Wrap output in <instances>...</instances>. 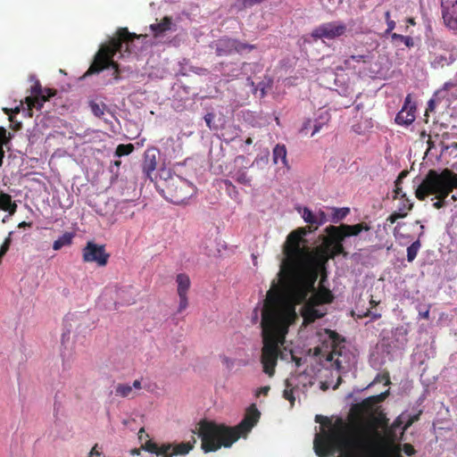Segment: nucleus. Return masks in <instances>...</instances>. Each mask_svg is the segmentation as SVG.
Instances as JSON below:
<instances>
[{
  "label": "nucleus",
  "instance_id": "nucleus-1",
  "mask_svg": "<svg viewBox=\"0 0 457 457\" xmlns=\"http://www.w3.org/2000/svg\"><path fill=\"white\" fill-rule=\"evenodd\" d=\"M287 277L280 286L273 283L267 293L262 313V343L261 362L263 371L275 373L280 346L286 341L289 326L297 319L295 306L305 300L317 281V272L307 261L306 253L297 247L287 248Z\"/></svg>",
  "mask_w": 457,
  "mask_h": 457
},
{
  "label": "nucleus",
  "instance_id": "nucleus-2",
  "mask_svg": "<svg viewBox=\"0 0 457 457\" xmlns=\"http://www.w3.org/2000/svg\"><path fill=\"white\" fill-rule=\"evenodd\" d=\"M316 217V224L313 229L309 228H298L293 230L287 237L283 245V253L285 258L281 262L280 270L278 272L280 282H284L287 277V264L288 256L287 254V248L297 247L306 253L308 264L314 268L317 272V278L321 268L329 259H334L338 255L347 256L348 253L345 251L343 242L347 237L358 236L361 231H369L370 227L364 222L357 223L354 225L340 224L339 226L329 225L325 228L327 236L323 238L324 252L321 255L316 256L307 245V240L304 237L308 232H312L317 228L327 221L326 213L320 211Z\"/></svg>",
  "mask_w": 457,
  "mask_h": 457
},
{
  "label": "nucleus",
  "instance_id": "nucleus-3",
  "mask_svg": "<svg viewBox=\"0 0 457 457\" xmlns=\"http://www.w3.org/2000/svg\"><path fill=\"white\" fill-rule=\"evenodd\" d=\"M315 420L330 427L315 436L313 449L318 457H328L336 452H339L337 457H377L375 428L356 438L353 426L342 418H337L333 424L328 418L320 415H317Z\"/></svg>",
  "mask_w": 457,
  "mask_h": 457
},
{
  "label": "nucleus",
  "instance_id": "nucleus-4",
  "mask_svg": "<svg viewBox=\"0 0 457 457\" xmlns=\"http://www.w3.org/2000/svg\"><path fill=\"white\" fill-rule=\"evenodd\" d=\"M261 413L254 404L246 411L245 418L236 427L217 424L203 420L198 423L197 434L204 453L215 452L221 446L230 447L240 436H245L255 426Z\"/></svg>",
  "mask_w": 457,
  "mask_h": 457
},
{
  "label": "nucleus",
  "instance_id": "nucleus-5",
  "mask_svg": "<svg viewBox=\"0 0 457 457\" xmlns=\"http://www.w3.org/2000/svg\"><path fill=\"white\" fill-rule=\"evenodd\" d=\"M138 37L139 36L129 32L127 28L118 29L115 36L109 40L108 44L101 46L95 56L94 62L86 72V75L99 73L104 69L112 68L114 70L117 78L120 70L119 64L113 61L114 55L117 53H121L123 51L124 45V52L129 53V44L133 42L135 38Z\"/></svg>",
  "mask_w": 457,
  "mask_h": 457
},
{
  "label": "nucleus",
  "instance_id": "nucleus-6",
  "mask_svg": "<svg viewBox=\"0 0 457 457\" xmlns=\"http://www.w3.org/2000/svg\"><path fill=\"white\" fill-rule=\"evenodd\" d=\"M155 186L162 196L174 204H186L195 193V187L189 181L165 169L156 178Z\"/></svg>",
  "mask_w": 457,
  "mask_h": 457
},
{
  "label": "nucleus",
  "instance_id": "nucleus-7",
  "mask_svg": "<svg viewBox=\"0 0 457 457\" xmlns=\"http://www.w3.org/2000/svg\"><path fill=\"white\" fill-rule=\"evenodd\" d=\"M457 188V174L449 169H444L441 172L429 170L422 182L415 190V196L423 201L429 195L440 194L448 196Z\"/></svg>",
  "mask_w": 457,
  "mask_h": 457
},
{
  "label": "nucleus",
  "instance_id": "nucleus-8",
  "mask_svg": "<svg viewBox=\"0 0 457 457\" xmlns=\"http://www.w3.org/2000/svg\"><path fill=\"white\" fill-rule=\"evenodd\" d=\"M194 442H182L179 444H172L166 443L159 445L153 440H147L144 445H141V448H134L130 451L132 455H139L141 450H145L151 453H154L157 456L161 457H173L177 455H186L194 447Z\"/></svg>",
  "mask_w": 457,
  "mask_h": 457
},
{
  "label": "nucleus",
  "instance_id": "nucleus-9",
  "mask_svg": "<svg viewBox=\"0 0 457 457\" xmlns=\"http://www.w3.org/2000/svg\"><path fill=\"white\" fill-rule=\"evenodd\" d=\"M212 47L218 56H228L233 53L241 54L244 51H252L256 48L254 45L241 42L228 37H223L213 42Z\"/></svg>",
  "mask_w": 457,
  "mask_h": 457
},
{
  "label": "nucleus",
  "instance_id": "nucleus-10",
  "mask_svg": "<svg viewBox=\"0 0 457 457\" xmlns=\"http://www.w3.org/2000/svg\"><path fill=\"white\" fill-rule=\"evenodd\" d=\"M110 253L105 250L104 245H97L93 241L87 242L82 249V261L86 263H96L99 267L107 265Z\"/></svg>",
  "mask_w": 457,
  "mask_h": 457
},
{
  "label": "nucleus",
  "instance_id": "nucleus-11",
  "mask_svg": "<svg viewBox=\"0 0 457 457\" xmlns=\"http://www.w3.org/2000/svg\"><path fill=\"white\" fill-rule=\"evenodd\" d=\"M346 31V26L341 21H331L320 25L312 32V37L317 39H334L343 36Z\"/></svg>",
  "mask_w": 457,
  "mask_h": 457
},
{
  "label": "nucleus",
  "instance_id": "nucleus-12",
  "mask_svg": "<svg viewBox=\"0 0 457 457\" xmlns=\"http://www.w3.org/2000/svg\"><path fill=\"white\" fill-rule=\"evenodd\" d=\"M417 105L411 94L405 97L402 109L395 116V121L401 126H409L413 123L416 119Z\"/></svg>",
  "mask_w": 457,
  "mask_h": 457
},
{
  "label": "nucleus",
  "instance_id": "nucleus-13",
  "mask_svg": "<svg viewBox=\"0 0 457 457\" xmlns=\"http://www.w3.org/2000/svg\"><path fill=\"white\" fill-rule=\"evenodd\" d=\"M441 6L445 26L457 30V0H442Z\"/></svg>",
  "mask_w": 457,
  "mask_h": 457
},
{
  "label": "nucleus",
  "instance_id": "nucleus-14",
  "mask_svg": "<svg viewBox=\"0 0 457 457\" xmlns=\"http://www.w3.org/2000/svg\"><path fill=\"white\" fill-rule=\"evenodd\" d=\"M384 398H385V394H380L376 396L368 397V398L364 399L363 401H361L360 403L353 404L351 408V412L355 417L361 419L365 414L371 411L374 404L383 401Z\"/></svg>",
  "mask_w": 457,
  "mask_h": 457
},
{
  "label": "nucleus",
  "instance_id": "nucleus-15",
  "mask_svg": "<svg viewBox=\"0 0 457 457\" xmlns=\"http://www.w3.org/2000/svg\"><path fill=\"white\" fill-rule=\"evenodd\" d=\"M45 91L47 93L46 96H30L25 98V104L29 111H32V109L41 110L44 103L55 94V91L49 88L45 89Z\"/></svg>",
  "mask_w": 457,
  "mask_h": 457
},
{
  "label": "nucleus",
  "instance_id": "nucleus-16",
  "mask_svg": "<svg viewBox=\"0 0 457 457\" xmlns=\"http://www.w3.org/2000/svg\"><path fill=\"white\" fill-rule=\"evenodd\" d=\"M308 299L310 300L311 305H320L330 303L334 299V295L329 289L321 287L317 292H314Z\"/></svg>",
  "mask_w": 457,
  "mask_h": 457
},
{
  "label": "nucleus",
  "instance_id": "nucleus-17",
  "mask_svg": "<svg viewBox=\"0 0 457 457\" xmlns=\"http://www.w3.org/2000/svg\"><path fill=\"white\" fill-rule=\"evenodd\" d=\"M315 283H316V281L314 282L313 288L308 294L315 291ZM306 297H308V296H306ZM303 302H306L305 306H304V312H303V318L305 320H307L308 322H312L315 320L322 318L324 316L323 312H320L319 310L315 309V307L317 305L310 304L309 299L305 298V300H303L302 303H303Z\"/></svg>",
  "mask_w": 457,
  "mask_h": 457
},
{
  "label": "nucleus",
  "instance_id": "nucleus-18",
  "mask_svg": "<svg viewBox=\"0 0 457 457\" xmlns=\"http://www.w3.org/2000/svg\"><path fill=\"white\" fill-rule=\"evenodd\" d=\"M172 19L165 16L160 22L150 25V29L155 37L171 29Z\"/></svg>",
  "mask_w": 457,
  "mask_h": 457
},
{
  "label": "nucleus",
  "instance_id": "nucleus-19",
  "mask_svg": "<svg viewBox=\"0 0 457 457\" xmlns=\"http://www.w3.org/2000/svg\"><path fill=\"white\" fill-rule=\"evenodd\" d=\"M287 147L285 145L278 144L273 148L272 159L274 163L278 164L279 162L283 167H288L287 159Z\"/></svg>",
  "mask_w": 457,
  "mask_h": 457
},
{
  "label": "nucleus",
  "instance_id": "nucleus-20",
  "mask_svg": "<svg viewBox=\"0 0 457 457\" xmlns=\"http://www.w3.org/2000/svg\"><path fill=\"white\" fill-rule=\"evenodd\" d=\"M178 295H187L191 281L186 273H179L176 276Z\"/></svg>",
  "mask_w": 457,
  "mask_h": 457
},
{
  "label": "nucleus",
  "instance_id": "nucleus-21",
  "mask_svg": "<svg viewBox=\"0 0 457 457\" xmlns=\"http://www.w3.org/2000/svg\"><path fill=\"white\" fill-rule=\"evenodd\" d=\"M156 158L154 154L150 155L146 154L145 156V160L142 164V170L145 174V178L150 179L153 181L152 173L156 169Z\"/></svg>",
  "mask_w": 457,
  "mask_h": 457
},
{
  "label": "nucleus",
  "instance_id": "nucleus-22",
  "mask_svg": "<svg viewBox=\"0 0 457 457\" xmlns=\"http://www.w3.org/2000/svg\"><path fill=\"white\" fill-rule=\"evenodd\" d=\"M0 210L8 212L11 215L15 213L17 204L15 202H12L10 195L5 193L0 194Z\"/></svg>",
  "mask_w": 457,
  "mask_h": 457
},
{
  "label": "nucleus",
  "instance_id": "nucleus-23",
  "mask_svg": "<svg viewBox=\"0 0 457 457\" xmlns=\"http://www.w3.org/2000/svg\"><path fill=\"white\" fill-rule=\"evenodd\" d=\"M115 395L120 397L133 399L137 394L133 390V387L129 384L119 383L115 386Z\"/></svg>",
  "mask_w": 457,
  "mask_h": 457
},
{
  "label": "nucleus",
  "instance_id": "nucleus-24",
  "mask_svg": "<svg viewBox=\"0 0 457 457\" xmlns=\"http://www.w3.org/2000/svg\"><path fill=\"white\" fill-rule=\"evenodd\" d=\"M399 204L397 206V211L403 213L404 217L408 215V212L412 209L413 203L407 196L406 193L403 192L398 195Z\"/></svg>",
  "mask_w": 457,
  "mask_h": 457
},
{
  "label": "nucleus",
  "instance_id": "nucleus-25",
  "mask_svg": "<svg viewBox=\"0 0 457 457\" xmlns=\"http://www.w3.org/2000/svg\"><path fill=\"white\" fill-rule=\"evenodd\" d=\"M74 234L71 232H65L58 237L53 244V249L58 251L63 246H69L72 244Z\"/></svg>",
  "mask_w": 457,
  "mask_h": 457
},
{
  "label": "nucleus",
  "instance_id": "nucleus-26",
  "mask_svg": "<svg viewBox=\"0 0 457 457\" xmlns=\"http://www.w3.org/2000/svg\"><path fill=\"white\" fill-rule=\"evenodd\" d=\"M408 174H409V171L407 170H403L399 173L398 177L396 178V179L395 181V189L393 192L394 193V195H393L394 200L398 198V195L403 193V188H402L403 180L408 176Z\"/></svg>",
  "mask_w": 457,
  "mask_h": 457
},
{
  "label": "nucleus",
  "instance_id": "nucleus-27",
  "mask_svg": "<svg viewBox=\"0 0 457 457\" xmlns=\"http://www.w3.org/2000/svg\"><path fill=\"white\" fill-rule=\"evenodd\" d=\"M454 56L450 54L448 56L439 54L436 55L433 61V64L436 67H444L445 65H449L454 62Z\"/></svg>",
  "mask_w": 457,
  "mask_h": 457
},
{
  "label": "nucleus",
  "instance_id": "nucleus-28",
  "mask_svg": "<svg viewBox=\"0 0 457 457\" xmlns=\"http://www.w3.org/2000/svg\"><path fill=\"white\" fill-rule=\"evenodd\" d=\"M420 248V240H416L407 248V261L411 262L417 256L418 252Z\"/></svg>",
  "mask_w": 457,
  "mask_h": 457
},
{
  "label": "nucleus",
  "instance_id": "nucleus-29",
  "mask_svg": "<svg viewBox=\"0 0 457 457\" xmlns=\"http://www.w3.org/2000/svg\"><path fill=\"white\" fill-rule=\"evenodd\" d=\"M232 178L239 184L245 186H250L251 179L247 176V173L244 170H237Z\"/></svg>",
  "mask_w": 457,
  "mask_h": 457
},
{
  "label": "nucleus",
  "instance_id": "nucleus-30",
  "mask_svg": "<svg viewBox=\"0 0 457 457\" xmlns=\"http://www.w3.org/2000/svg\"><path fill=\"white\" fill-rule=\"evenodd\" d=\"M135 147L132 144H120L117 146L115 155L118 157L129 155L134 151Z\"/></svg>",
  "mask_w": 457,
  "mask_h": 457
},
{
  "label": "nucleus",
  "instance_id": "nucleus-31",
  "mask_svg": "<svg viewBox=\"0 0 457 457\" xmlns=\"http://www.w3.org/2000/svg\"><path fill=\"white\" fill-rule=\"evenodd\" d=\"M286 388L283 392V397L290 402L291 405H294L295 398L294 396V389L291 387V384L288 379L286 380Z\"/></svg>",
  "mask_w": 457,
  "mask_h": 457
},
{
  "label": "nucleus",
  "instance_id": "nucleus-32",
  "mask_svg": "<svg viewBox=\"0 0 457 457\" xmlns=\"http://www.w3.org/2000/svg\"><path fill=\"white\" fill-rule=\"evenodd\" d=\"M352 61H355L357 62H369L370 61L369 54H357V55H351L345 61V64L347 67H351Z\"/></svg>",
  "mask_w": 457,
  "mask_h": 457
},
{
  "label": "nucleus",
  "instance_id": "nucleus-33",
  "mask_svg": "<svg viewBox=\"0 0 457 457\" xmlns=\"http://www.w3.org/2000/svg\"><path fill=\"white\" fill-rule=\"evenodd\" d=\"M320 119L322 120V121H320L319 120H315L313 121V129L311 133L312 137L314 136L316 133H318L322 129V127L325 124H327V122L328 121V114L325 113V117L320 116Z\"/></svg>",
  "mask_w": 457,
  "mask_h": 457
},
{
  "label": "nucleus",
  "instance_id": "nucleus-34",
  "mask_svg": "<svg viewBox=\"0 0 457 457\" xmlns=\"http://www.w3.org/2000/svg\"><path fill=\"white\" fill-rule=\"evenodd\" d=\"M302 217L306 223H309L310 225L316 224L315 214H313L312 212L309 208H307V207L303 208Z\"/></svg>",
  "mask_w": 457,
  "mask_h": 457
},
{
  "label": "nucleus",
  "instance_id": "nucleus-35",
  "mask_svg": "<svg viewBox=\"0 0 457 457\" xmlns=\"http://www.w3.org/2000/svg\"><path fill=\"white\" fill-rule=\"evenodd\" d=\"M392 40H400L401 42H403L404 45L408 47L413 46V40L411 37L408 36H403L397 33H392L391 34Z\"/></svg>",
  "mask_w": 457,
  "mask_h": 457
},
{
  "label": "nucleus",
  "instance_id": "nucleus-36",
  "mask_svg": "<svg viewBox=\"0 0 457 457\" xmlns=\"http://www.w3.org/2000/svg\"><path fill=\"white\" fill-rule=\"evenodd\" d=\"M402 424H403L402 417L399 416L394 420L391 427L387 429L388 436L391 437H395L396 429L400 428L402 427Z\"/></svg>",
  "mask_w": 457,
  "mask_h": 457
},
{
  "label": "nucleus",
  "instance_id": "nucleus-37",
  "mask_svg": "<svg viewBox=\"0 0 457 457\" xmlns=\"http://www.w3.org/2000/svg\"><path fill=\"white\" fill-rule=\"evenodd\" d=\"M13 231L9 232L8 237L4 239V243L0 246V258H2L9 250L12 244V236Z\"/></svg>",
  "mask_w": 457,
  "mask_h": 457
},
{
  "label": "nucleus",
  "instance_id": "nucleus-38",
  "mask_svg": "<svg viewBox=\"0 0 457 457\" xmlns=\"http://www.w3.org/2000/svg\"><path fill=\"white\" fill-rule=\"evenodd\" d=\"M7 141L8 137H6V129L4 128H0V166L2 165L4 157L3 145L6 144Z\"/></svg>",
  "mask_w": 457,
  "mask_h": 457
},
{
  "label": "nucleus",
  "instance_id": "nucleus-39",
  "mask_svg": "<svg viewBox=\"0 0 457 457\" xmlns=\"http://www.w3.org/2000/svg\"><path fill=\"white\" fill-rule=\"evenodd\" d=\"M90 108L92 112L98 118H101L104 114L105 107L104 105H99L96 103H91Z\"/></svg>",
  "mask_w": 457,
  "mask_h": 457
},
{
  "label": "nucleus",
  "instance_id": "nucleus-40",
  "mask_svg": "<svg viewBox=\"0 0 457 457\" xmlns=\"http://www.w3.org/2000/svg\"><path fill=\"white\" fill-rule=\"evenodd\" d=\"M452 89H455L457 91V82L454 81H447L444 84L443 87L437 92L438 94H443L445 91H450Z\"/></svg>",
  "mask_w": 457,
  "mask_h": 457
},
{
  "label": "nucleus",
  "instance_id": "nucleus-41",
  "mask_svg": "<svg viewBox=\"0 0 457 457\" xmlns=\"http://www.w3.org/2000/svg\"><path fill=\"white\" fill-rule=\"evenodd\" d=\"M436 196L437 201L433 204V206L436 209H440L444 207L446 204L445 199L447 196H442L440 194H435Z\"/></svg>",
  "mask_w": 457,
  "mask_h": 457
},
{
  "label": "nucleus",
  "instance_id": "nucleus-42",
  "mask_svg": "<svg viewBox=\"0 0 457 457\" xmlns=\"http://www.w3.org/2000/svg\"><path fill=\"white\" fill-rule=\"evenodd\" d=\"M405 218L404 214L398 212L397 210L392 212L386 219L391 224H394L397 220Z\"/></svg>",
  "mask_w": 457,
  "mask_h": 457
},
{
  "label": "nucleus",
  "instance_id": "nucleus-43",
  "mask_svg": "<svg viewBox=\"0 0 457 457\" xmlns=\"http://www.w3.org/2000/svg\"><path fill=\"white\" fill-rule=\"evenodd\" d=\"M313 129V121L311 119H307L303 121V126L300 129L302 134L307 135L310 129Z\"/></svg>",
  "mask_w": 457,
  "mask_h": 457
},
{
  "label": "nucleus",
  "instance_id": "nucleus-44",
  "mask_svg": "<svg viewBox=\"0 0 457 457\" xmlns=\"http://www.w3.org/2000/svg\"><path fill=\"white\" fill-rule=\"evenodd\" d=\"M179 304L178 308V312H183L188 305L187 295H179Z\"/></svg>",
  "mask_w": 457,
  "mask_h": 457
},
{
  "label": "nucleus",
  "instance_id": "nucleus-45",
  "mask_svg": "<svg viewBox=\"0 0 457 457\" xmlns=\"http://www.w3.org/2000/svg\"><path fill=\"white\" fill-rule=\"evenodd\" d=\"M420 419V413L411 416L408 420L405 422V425L402 428V433H403L409 427H411L414 422L418 421Z\"/></svg>",
  "mask_w": 457,
  "mask_h": 457
},
{
  "label": "nucleus",
  "instance_id": "nucleus-46",
  "mask_svg": "<svg viewBox=\"0 0 457 457\" xmlns=\"http://www.w3.org/2000/svg\"><path fill=\"white\" fill-rule=\"evenodd\" d=\"M348 212H349L348 208L335 209V219L342 220L348 214Z\"/></svg>",
  "mask_w": 457,
  "mask_h": 457
},
{
  "label": "nucleus",
  "instance_id": "nucleus-47",
  "mask_svg": "<svg viewBox=\"0 0 457 457\" xmlns=\"http://www.w3.org/2000/svg\"><path fill=\"white\" fill-rule=\"evenodd\" d=\"M31 93L33 94V96H46L43 93L42 87H41V85L39 84L38 81H37L36 84L32 87Z\"/></svg>",
  "mask_w": 457,
  "mask_h": 457
},
{
  "label": "nucleus",
  "instance_id": "nucleus-48",
  "mask_svg": "<svg viewBox=\"0 0 457 457\" xmlns=\"http://www.w3.org/2000/svg\"><path fill=\"white\" fill-rule=\"evenodd\" d=\"M436 103L435 100L430 99L428 103V107L426 109L425 115L428 116L429 112H433L435 110Z\"/></svg>",
  "mask_w": 457,
  "mask_h": 457
},
{
  "label": "nucleus",
  "instance_id": "nucleus-49",
  "mask_svg": "<svg viewBox=\"0 0 457 457\" xmlns=\"http://www.w3.org/2000/svg\"><path fill=\"white\" fill-rule=\"evenodd\" d=\"M223 183L228 195H231L230 189H235V186L233 185V183L228 179L223 180Z\"/></svg>",
  "mask_w": 457,
  "mask_h": 457
},
{
  "label": "nucleus",
  "instance_id": "nucleus-50",
  "mask_svg": "<svg viewBox=\"0 0 457 457\" xmlns=\"http://www.w3.org/2000/svg\"><path fill=\"white\" fill-rule=\"evenodd\" d=\"M404 453L408 455H412L415 453L413 446L409 444L404 445Z\"/></svg>",
  "mask_w": 457,
  "mask_h": 457
},
{
  "label": "nucleus",
  "instance_id": "nucleus-51",
  "mask_svg": "<svg viewBox=\"0 0 457 457\" xmlns=\"http://www.w3.org/2000/svg\"><path fill=\"white\" fill-rule=\"evenodd\" d=\"M386 25H387V29L386 30V33L389 34L395 29V21H390L386 22Z\"/></svg>",
  "mask_w": 457,
  "mask_h": 457
},
{
  "label": "nucleus",
  "instance_id": "nucleus-52",
  "mask_svg": "<svg viewBox=\"0 0 457 457\" xmlns=\"http://www.w3.org/2000/svg\"><path fill=\"white\" fill-rule=\"evenodd\" d=\"M101 453L97 450V445H96L90 451L88 457H97L100 456Z\"/></svg>",
  "mask_w": 457,
  "mask_h": 457
},
{
  "label": "nucleus",
  "instance_id": "nucleus-53",
  "mask_svg": "<svg viewBox=\"0 0 457 457\" xmlns=\"http://www.w3.org/2000/svg\"><path fill=\"white\" fill-rule=\"evenodd\" d=\"M133 387V390L136 391V390H140L143 388L142 386V383H141V380L140 379H136L134 380L132 386Z\"/></svg>",
  "mask_w": 457,
  "mask_h": 457
},
{
  "label": "nucleus",
  "instance_id": "nucleus-54",
  "mask_svg": "<svg viewBox=\"0 0 457 457\" xmlns=\"http://www.w3.org/2000/svg\"><path fill=\"white\" fill-rule=\"evenodd\" d=\"M328 334L329 336V338L332 339L334 342L339 339V335L333 330H328Z\"/></svg>",
  "mask_w": 457,
  "mask_h": 457
},
{
  "label": "nucleus",
  "instance_id": "nucleus-55",
  "mask_svg": "<svg viewBox=\"0 0 457 457\" xmlns=\"http://www.w3.org/2000/svg\"><path fill=\"white\" fill-rule=\"evenodd\" d=\"M270 390V387L269 386H262L258 391V395H267Z\"/></svg>",
  "mask_w": 457,
  "mask_h": 457
},
{
  "label": "nucleus",
  "instance_id": "nucleus-56",
  "mask_svg": "<svg viewBox=\"0 0 457 457\" xmlns=\"http://www.w3.org/2000/svg\"><path fill=\"white\" fill-rule=\"evenodd\" d=\"M231 195H229L231 197L237 198L238 196V192L237 190V187H235V189H230Z\"/></svg>",
  "mask_w": 457,
  "mask_h": 457
},
{
  "label": "nucleus",
  "instance_id": "nucleus-57",
  "mask_svg": "<svg viewBox=\"0 0 457 457\" xmlns=\"http://www.w3.org/2000/svg\"><path fill=\"white\" fill-rule=\"evenodd\" d=\"M30 222L21 221L19 223L18 228H25V227H30Z\"/></svg>",
  "mask_w": 457,
  "mask_h": 457
},
{
  "label": "nucleus",
  "instance_id": "nucleus-58",
  "mask_svg": "<svg viewBox=\"0 0 457 457\" xmlns=\"http://www.w3.org/2000/svg\"><path fill=\"white\" fill-rule=\"evenodd\" d=\"M385 20H386V22L390 21H393V20L391 19V13H390V11H386V12H385Z\"/></svg>",
  "mask_w": 457,
  "mask_h": 457
},
{
  "label": "nucleus",
  "instance_id": "nucleus-59",
  "mask_svg": "<svg viewBox=\"0 0 457 457\" xmlns=\"http://www.w3.org/2000/svg\"><path fill=\"white\" fill-rule=\"evenodd\" d=\"M420 315H421V317H422L423 319L428 320V319L429 318V311L428 310V311H426L425 312L420 313Z\"/></svg>",
  "mask_w": 457,
  "mask_h": 457
},
{
  "label": "nucleus",
  "instance_id": "nucleus-60",
  "mask_svg": "<svg viewBox=\"0 0 457 457\" xmlns=\"http://www.w3.org/2000/svg\"><path fill=\"white\" fill-rule=\"evenodd\" d=\"M204 119H205V121H206L207 125L210 126L211 121H212L211 115L210 114L206 115Z\"/></svg>",
  "mask_w": 457,
  "mask_h": 457
},
{
  "label": "nucleus",
  "instance_id": "nucleus-61",
  "mask_svg": "<svg viewBox=\"0 0 457 457\" xmlns=\"http://www.w3.org/2000/svg\"><path fill=\"white\" fill-rule=\"evenodd\" d=\"M222 361H223V363H225V364L228 365V363L230 362V360H229V358H228V357L224 356V357L222 358Z\"/></svg>",
  "mask_w": 457,
  "mask_h": 457
},
{
  "label": "nucleus",
  "instance_id": "nucleus-62",
  "mask_svg": "<svg viewBox=\"0 0 457 457\" xmlns=\"http://www.w3.org/2000/svg\"><path fill=\"white\" fill-rule=\"evenodd\" d=\"M407 22H408L409 24H411V25H415V21H414V19H413V18H409V19L407 20Z\"/></svg>",
  "mask_w": 457,
  "mask_h": 457
},
{
  "label": "nucleus",
  "instance_id": "nucleus-63",
  "mask_svg": "<svg viewBox=\"0 0 457 457\" xmlns=\"http://www.w3.org/2000/svg\"><path fill=\"white\" fill-rule=\"evenodd\" d=\"M252 143H253V140H252V138H251V137H248V138L245 140V144H246V145H252Z\"/></svg>",
  "mask_w": 457,
  "mask_h": 457
},
{
  "label": "nucleus",
  "instance_id": "nucleus-64",
  "mask_svg": "<svg viewBox=\"0 0 457 457\" xmlns=\"http://www.w3.org/2000/svg\"><path fill=\"white\" fill-rule=\"evenodd\" d=\"M19 112H20V108H19V107H16V108L14 109V112H15V113H18Z\"/></svg>",
  "mask_w": 457,
  "mask_h": 457
}]
</instances>
